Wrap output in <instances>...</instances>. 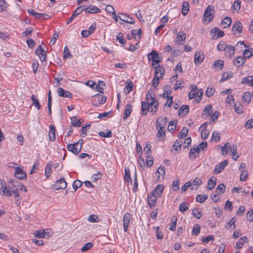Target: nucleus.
Here are the masks:
<instances>
[{"label":"nucleus","mask_w":253,"mask_h":253,"mask_svg":"<svg viewBox=\"0 0 253 253\" xmlns=\"http://www.w3.org/2000/svg\"><path fill=\"white\" fill-rule=\"evenodd\" d=\"M106 97L102 96L99 94H96L94 96V100L93 101V105L98 107L100 105L105 103L106 101Z\"/></svg>","instance_id":"obj_1"},{"label":"nucleus","mask_w":253,"mask_h":253,"mask_svg":"<svg viewBox=\"0 0 253 253\" xmlns=\"http://www.w3.org/2000/svg\"><path fill=\"white\" fill-rule=\"evenodd\" d=\"M79 143H74V144H70L67 145V149L68 151L72 152L75 155H78L81 151V146Z\"/></svg>","instance_id":"obj_2"},{"label":"nucleus","mask_w":253,"mask_h":253,"mask_svg":"<svg viewBox=\"0 0 253 253\" xmlns=\"http://www.w3.org/2000/svg\"><path fill=\"white\" fill-rule=\"evenodd\" d=\"M147 56L149 60H151L153 62H155L157 64L162 61V59L159 57L158 52L155 50H153L152 52L149 53Z\"/></svg>","instance_id":"obj_3"},{"label":"nucleus","mask_w":253,"mask_h":253,"mask_svg":"<svg viewBox=\"0 0 253 253\" xmlns=\"http://www.w3.org/2000/svg\"><path fill=\"white\" fill-rule=\"evenodd\" d=\"M0 193L2 195L6 196H10L12 195V191L8 189L7 188L6 184L3 180H0Z\"/></svg>","instance_id":"obj_4"},{"label":"nucleus","mask_w":253,"mask_h":253,"mask_svg":"<svg viewBox=\"0 0 253 253\" xmlns=\"http://www.w3.org/2000/svg\"><path fill=\"white\" fill-rule=\"evenodd\" d=\"M214 12V7L211 5H209L204 14V18H209V22L213 18V14Z\"/></svg>","instance_id":"obj_5"},{"label":"nucleus","mask_w":253,"mask_h":253,"mask_svg":"<svg viewBox=\"0 0 253 253\" xmlns=\"http://www.w3.org/2000/svg\"><path fill=\"white\" fill-rule=\"evenodd\" d=\"M131 219V215L130 213H126L124 214L123 217V228L125 232L127 231Z\"/></svg>","instance_id":"obj_6"},{"label":"nucleus","mask_w":253,"mask_h":253,"mask_svg":"<svg viewBox=\"0 0 253 253\" xmlns=\"http://www.w3.org/2000/svg\"><path fill=\"white\" fill-rule=\"evenodd\" d=\"M84 9V5H82L77 7V9L74 11L72 15L69 18V19L67 21V24H69V23H70L77 16L79 15L82 12Z\"/></svg>","instance_id":"obj_7"},{"label":"nucleus","mask_w":253,"mask_h":253,"mask_svg":"<svg viewBox=\"0 0 253 253\" xmlns=\"http://www.w3.org/2000/svg\"><path fill=\"white\" fill-rule=\"evenodd\" d=\"M118 18L122 21L129 24H133L135 23L134 20L128 15L123 13H119Z\"/></svg>","instance_id":"obj_8"},{"label":"nucleus","mask_w":253,"mask_h":253,"mask_svg":"<svg viewBox=\"0 0 253 253\" xmlns=\"http://www.w3.org/2000/svg\"><path fill=\"white\" fill-rule=\"evenodd\" d=\"M15 176L19 179H23L26 178V172L20 168L17 167L15 169Z\"/></svg>","instance_id":"obj_9"},{"label":"nucleus","mask_w":253,"mask_h":253,"mask_svg":"<svg viewBox=\"0 0 253 253\" xmlns=\"http://www.w3.org/2000/svg\"><path fill=\"white\" fill-rule=\"evenodd\" d=\"M168 120L167 117H159L156 122V127L165 128Z\"/></svg>","instance_id":"obj_10"},{"label":"nucleus","mask_w":253,"mask_h":253,"mask_svg":"<svg viewBox=\"0 0 253 253\" xmlns=\"http://www.w3.org/2000/svg\"><path fill=\"white\" fill-rule=\"evenodd\" d=\"M227 164L228 160H225L223 161L222 162L216 165L214 169L215 173L216 174H218L221 172L223 170L224 168L227 165Z\"/></svg>","instance_id":"obj_11"},{"label":"nucleus","mask_w":253,"mask_h":253,"mask_svg":"<svg viewBox=\"0 0 253 253\" xmlns=\"http://www.w3.org/2000/svg\"><path fill=\"white\" fill-rule=\"evenodd\" d=\"M56 189H64L67 187V183L64 178H62L60 179L57 180L56 183L54 184Z\"/></svg>","instance_id":"obj_12"},{"label":"nucleus","mask_w":253,"mask_h":253,"mask_svg":"<svg viewBox=\"0 0 253 253\" xmlns=\"http://www.w3.org/2000/svg\"><path fill=\"white\" fill-rule=\"evenodd\" d=\"M157 199L158 197L152 193L148 196V203L150 208H154L156 206Z\"/></svg>","instance_id":"obj_13"},{"label":"nucleus","mask_w":253,"mask_h":253,"mask_svg":"<svg viewBox=\"0 0 253 253\" xmlns=\"http://www.w3.org/2000/svg\"><path fill=\"white\" fill-rule=\"evenodd\" d=\"M204 59V56L200 51H197L194 56V62L196 65L200 64Z\"/></svg>","instance_id":"obj_14"},{"label":"nucleus","mask_w":253,"mask_h":253,"mask_svg":"<svg viewBox=\"0 0 253 253\" xmlns=\"http://www.w3.org/2000/svg\"><path fill=\"white\" fill-rule=\"evenodd\" d=\"M58 94L61 97L71 98L73 96L72 94L69 91L63 89L62 87L58 88Z\"/></svg>","instance_id":"obj_15"},{"label":"nucleus","mask_w":253,"mask_h":253,"mask_svg":"<svg viewBox=\"0 0 253 253\" xmlns=\"http://www.w3.org/2000/svg\"><path fill=\"white\" fill-rule=\"evenodd\" d=\"M186 40V34L183 31H180L177 33L176 42H178L180 44H183Z\"/></svg>","instance_id":"obj_16"},{"label":"nucleus","mask_w":253,"mask_h":253,"mask_svg":"<svg viewBox=\"0 0 253 253\" xmlns=\"http://www.w3.org/2000/svg\"><path fill=\"white\" fill-rule=\"evenodd\" d=\"M235 49L234 46L232 45H228L225 50V53L226 56L231 58L234 55Z\"/></svg>","instance_id":"obj_17"},{"label":"nucleus","mask_w":253,"mask_h":253,"mask_svg":"<svg viewBox=\"0 0 253 253\" xmlns=\"http://www.w3.org/2000/svg\"><path fill=\"white\" fill-rule=\"evenodd\" d=\"M164 187L162 185H157L153 191L151 193L152 194L156 195L158 198L160 197L163 192Z\"/></svg>","instance_id":"obj_18"},{"label":"nucleus","mask_w":253,"mask_h":253,"mask_svg":"<svg viewBox=\"0 0 253 253\" xmlns=\"http://www.w3.org/2000/svg\"><path fill=\"white\" fill-rule=\"evenodd\" d=\"M245 58L243 56H239L237 57L233 61L234 65L237 67H240L245 63Z\"/></svg>","instance_id":"obj_19"},{"label":"nucleus","mask_w":253,"mask_h":253,"mask_svg":"<svg viewBox=\"0 0 253 253\" xmlns=\"http://www.w3.org/2000/svg\"><path fill=\"white\" fill-rule=\"evenodd\" d=\"M86 12L89 13H99L101 10L97 7L94 5H90L89 7L85 8L84 10Z\"/></svg>","instance_id":"obj_20"},{"label":"nucleus","mask_w":253,"mask_h":253,"mask_svg":"<svg viewBox=\"0 0 253 253\" xmlns=\"http://www.w3.org/2000/svg\"><path fill=\"white\" fill-rule=\"evenodd\" d=\"M191 90L188 94V97L189 99H193L196 95V92L198 90V86L195 84L191 85Z\"/></svg>","instance_id":"obj_21"},{"label":"nucleus","mask_w":253,"mask_h":253,"mask_svg":"<svg viewBox=\"0 0 253 253\" xmlns=\"http://www.w3.org/2000/svg\"><path fill=\"white\" fill-rule=\"evenodd\" d=\"M164 74H165V69L163 67L160 66L159 65L156 67L155 71V76H158L159 77L163 78Z\"/></svg>","instance_id":"obj_22"},{"label":"nucleus","mask_w":253,"mask_h":253,"mask_svg":"<svg viewBox=\"0 0 253 253\" xmlns=\"http://www.w3.org/2000/svg\"><path fill=\"white\" fill-rule=\"evenodd\" d=\"M141 105H142V110L140 112V114L142 116H145L147 115V112L149 111V109L150 108L149 105H148V103L142 101L141 102Z\"/></svg>","instance_id":"obj_23"},{"label":"nucleus","mask_w":253,"mask_h":253,"mask_svg":"<svg viewBox=\"0 0 253 253\" xmlns=\"http://www.w3.org/2000/svg\"><path fill=\"white\" fill-rule=\"evenodd\" d=\"M50 130L49 132V138L51 141H54L55 140V127L53 125L49 126Z\"/></svg>","instance_id":"obj_24"},{"label":"nucleus","mask_w":253,"mask_h":253,"mask_svg":"<svg viewBox=\"0 0 253 253\" xmlns=\"http://www.w3.org/2000/svg\"><path fill=\"white\" fill-rule=\"evenodd\" d=\"M242 83L249 86H253V76H249L243 78Z\"/></svg>","instance_id":"obj_25"},{"label":"nucleus","mask_w":253,"mask_h":253,"mask_svg":"<svg viewBox=\"0 0 253 253\" xmlns=\"http://www.w3.org/2000/svg\"><path fill=\"white\" fill-rule=\"evenodd\" d=\"M132 111V106L129 104L126 105L124 111V120H126L130 115Z\"/></svg>","instance_id":"obj_26"},{"label":"nucleus","mask_w":253,"mask_h":253,"mask_svg":"<svg viewBox=\"0 0 253 253\" xmlns=\"http://www.w3.org/2000/svg\"><path fill=\"white\" fill-rule=\"evenodd\" d=\"M248 242V238L247 237L244 236L241 237L236 244V247L237 249H240L242 247L244 244Z\"/></svg>","instance_id":"obj_27"},{"label":"nucleus","mask_w":253,"mask_h":253,"mask_svg":"<svg viewBox=\"0 0 253 253\" xmlns=\"http://www.w3.org/2000/svg\"><path fill=\"white\" fill-rule=\"evenodd\" d=\"M242 24L240 21H236L233 26L232 31H237L238 33L240 34L242 32Z\"/></svg>","instance_id":"obj_28"},{"label":"nucleus","mask_w":253,"mask_h":253,"mask_svg":"<svg viewBox=\"0 0 253 253\" xmlns=\"http://www.w3.org/2000/svg\"><path fill=\"white\" fill-rule=\"evenodd\" d=\"M124 178L126 182H127V183L130 182V183H132V179L130 176L129 169L128 168H126L125 169Z\"/></svg>","instance_id":"obj_29"},{"label":"nucleus","mask_w":253,"mask_h":253,"mask_svg":"<svg viewBox=\"0 0 253 253\" xmlns=\"http://www.w3.org/2000/svg\"><path fill=\"white\" fill-rule=\"evenodd\" d=\"M232 23L231 18L229 17H225L221 22V25L223 26L224 28L228 27Z\"/></svg>","instance_id":"obj_30"},{"label":"nucleus","mask_w":253,"mask_h":253,"mask_svg":"<svg viewBox=\"0 0 253 253\" xmlns=\"http://www.w3.org/2000/svg\"><path fill=\"white\" fill-rule=\"evenodd\" d=\"M189 5L187 1H184L182 6V13L184 16L187 15L189 12Z\"/></svg>","instance_id":"obj_31"},{"label":"nucleus","mask_w":253,"mask_h":253,"mask_svg":"<svg viewBox=\"0 0 253 253\" xmlns=\"http://www.w3.org/2000/svg\"><path fill=\"white\" fill-rule=\"evenodd\" d=\"M230 151L232 154V157L233 160L236 161L238 159L239 156L237 155H235L236 151H237V146L235 145H233L232 147L230 146Z\"/></svg>","instance_id":"obj_32"},{"label":"nucleus","mask_w":253,"mask_h":253,"mask_svg":"<svg viewBox=\"0 0 253 253\" xmlns=\"http://www.w3.org/2000/svg\"><path fill=\"white\" fill-rule=\"evenodd\" d=\"M200 149L199 147L196 148H192L189 152V156L190 157L195 159L196 158V153H199Z\"/></svg>","instance_id":"obj_33"},{"label":"nucleus","mask_w":253,"mask_h":253,"mask_svg":"<svg viewBox=\"0 0 253 253\" xmlns=\"http://www.w3.org/2000/svg\"><path fill=\"white\" fill-rule=\"evenodd\" d=\"M216 185V179L214 177H211L208 182V188L209 190H212Z\"/></svg>","instance_id":"obj_34"},{"label":"nucleus","mask_w":253,"mask_h":253,"mask_svg":"<svg viewBox=\"0 0 253 253\" xmlns=\"http://www.w3.org/2000/svg\"><path fill=\"white\" fill-rule=\"evenodd\" d=\"M156 129L158 130L157 136L159 138H164V137L165 136V132H166L165 128L156 127Z\"/></svg>","instance_id":"obj_35"},{"label":"nucleus","mask_w":253,"mask_h":253,"mask_svg":"<svg viewBox=\"0 0 253 253\" xmlns=\"http://www.w3.org/2000/svg\"><path fill=\"white\" fill-rule=\"evenodd\" d=\"M211 32L214 33L217 38H221L224 36V33L223 31L220 30L218 28L215 27L211 30Z\"/></svg>","instance_id":"obj_36"},{"label":"nucleus","mask_w":253,"mask_h":253,"mask_svg":"<svg viewBox=\"0 0 253 253\" xmlns=\"http://www.w3.org/2000/svg\"><path fill=\"white\" fill-rule=\"evenodd\" d=\"M51 167L52 162H49L47 163V166L45 169V174L47 177H49L51 173Z\"/></svg>","instance_id":"obj_37"},{"label":"nucleus","mask_w":253,"mask_h":253,"mask_svg":"<svg viewBox=\"0 0 253 253\" xmlns=\"http://www.w3.org/2000/svg\"><path fill=\"white\" fill-rule=\"evenodd\" d=\"M230 144L229 142L226 143L223 146L221 147V151L223 155H227L230 148Z\"/></svg>","instance_id":"obj_38"},{"label":"nucleus","mask_w":253,"mask_h":253,"mask_svg":"<svg viewBox=\"0 0 253 253\" xmlns=\"http://www.w3.org/2000/svg\"><path fill=\"white\" fill-rule=\"evenodd\" d=\"M188 132V128L185 127H184L181 129L180 132L178 133L177 137L180 139L183 138V137H185L187 135Z\"/></svg>","instance_id":"obj_39"},{"label":"nucleus","mask_w":253,"mask_h":253,"mask_svg":"<svg viewBox=\"0 0 253 253\" xmlns=\"http://www.w3.org/2000/svg\"><path fill=\"white\" fill-rule=\"evenodd\" d=\"M253 55V49L250 48L248 49H245L243 52V57L246 58H249Z\"/></svg>","instance_id":"obj_40"},{"label":"nucleus","mask_w":253,"mask_h":253,"mask_svg":"<svg viewBox=\"0 0 253 253\" xmlns=\"http://www.w3.org/2000/svg\"><path fill=\"white\" fill-rule=\"evenodd\" d=\"M212 113V106L211 105H207L204 110V114L210 116Z\"/></svg>","instance_id":"obj_41"},{"label":"nucleus","mask_w":253,"mask_h":253,"mask_svg":"<svg viewBox=\"0 0 253 253\" xmlns=\"http://www.w3.org/2000/svg\"><path fill=\"white\" fill-rule=\"evenodd\" d=\"M32 100V104L35 106L38 109H40L41 107V105L39 102V100L36 98L34 95H32L31 96Z\"/></svg>","instance_id":"obj_42"},{"label":"nucleus","mask_w":253,"mask_h":253,"mask_svg":"<svg viewBox=\"0 0 253 253\" xmlns=\"http://www.w3.org/2000/svg\"><path fill=\"white\" fill-rule=\"evenodd\" d=\"M192 214L196 218L199 219L201 217L202 215V211H199L198 209H194L192 210Z\"/></svg>","instance_id":"obj_43"},{"label":"nucleus","mask_w":253,"mask_h":253,"mask_svg":"<svg viewBox=\"0 0 253 253\" xmlns=\"http://www.w3.org/2000/svg\"><path fill=\"white\" fill-rule=\"evenodd\" d=\"M251 94L250 92L246 91L244 93L243 100L244 101L247 102L248 104L250 103L251 100Z\"/></svg>","instance_id":"obj_44"},{"label":"nucleus","mask_w":253,"mask_h":253,"mask_svg":"<svg viewBox=\"0 0 253 253\" xmlns=\"http://www.w3.org/2000/svg\"><path fill=\"white\" fill-rule=\"evenodd\" d=\"M189 106L188 105H183L180 108L178 114L179 115H181L184 114V113L185 112V114H186L189 112Z\"/></svg>","instance_id":"obj_45"},{"label":"nucleus","mask_w":253,"mask_h":253,"mask_svg":"<svg viewBox=\"0 0 253 253\" xmlns=\"http://www.w3.org/2000/svg\"><path fill=\"white\" fill-rule=\"evenodd\" d=\"M227 46L225 42L221 41L218 43L217 48L220 51H225Z\"/></svg>","instance_id":"obj_46"},{"label":"nucleus","mask_w":253,"mask_h":253,"mask_svg":"<svg viewBox=\"0 0 253 253\" xmlns=\"http://www.w3.org/2000/svg\"><path fill=\"white\" fill-rule=\"evenodd\" d=\"M190 187H191V189L192 190L196 189V188H195V187L192 186V185L191 183V182H186L184 184V185L181 187V191L183 192H184Z\"/></svg>","instance_id":"obj_47"},{"label":"nucleus","mask_w":253,"mask_h":253,"mask_svg":"<svg viewBox=\"0 0 253 253\" xmlns=\"http://www.w3.org/2000/svg\"><path fill=\"white\" fill-rule=\"evenodd\" d=\"M208 198V196L206 194L204 195H198L196 197V201L200 203H203Z\"/></svg>","instance_id":"obj_48"},{"label":"nucleus","mask_w":253,"mask_h":253,"mask_svg":"<svg viewBox=\"0 0 253 253\" xmlns=\"http://www.w3.org/2000/svg\"><path fill=\"white\" fill-rule=\"evenodd\" d=\"M203 94V90L202 89H199L197 90L196 96L195 100L197 102H199L202 99Z\"/></svg>","instance_id":"obj_49"},{"label":"nucleus","mask_w":253,"mask_h":253,"mask_svg":"<svg viewBox=\"0 0 253 253\" xmlns=\"http://www.w3.org/2000/svg\"><path fill=\"white\" fill-rule=\"evenodd\" d=\"M233 77V74L231 72H225L222 75L221 80L222 81H226Z\"/></svg>","instance_id":"obj_50"},{"label":"nucleus","mask_w":253,"mask_h":253,"mask_svg":"<svg viewBox=\"0 0 253 253\" xmlns=\"http://www.w3.org/2000/svg\"><path fill=\"white\" fill-rule=\"evenodd\" d=\"M215 90L214 88L211 87H208L205 92L206 95L208 97H210L213 95V94L215 92Z\"/></svg>","instance_id":"obj_51"},{"label":"nucleus","mask_w":253,"mask_h":253,"mask_svg":"<svg viewBox=\"0 0 253 253\" xmlns=\"http://www.w3.org/2000/svg\"><path fill=\"white\" fill-rule=\"evenodd\" d=\"M189 204L186 203H182L179 206V210L182 213H184L185 211L188 210Z\"/></svg>","instance_id":"obj_52"},{"label":"nucleus","mask_w":253,"mask_h":253,"mask_svg":"<svg viewBox=\"0 0 253 253\" xmlns=\"http://www.w3.org/2000/svg\"><path fill=\"white\" fill-rule=\"evenodd\" d=\"M176 221H177V217L175 216H173L172 219V221L171 222L170 227L169 228V229L171 231H174L176 229Z\"/></svg>","instance_id":"obj_53"},{"label":"nucleus","mask_w":253,"mask_h":253,"mask_svg":"<svg viewBox=\"0 0 253 253\" xmlns=\"http://www.w3.org/2000/svg\"><path fill=\"white\" fill-rule=\"evenodd\" d=\"M241 7V1L240 0L235 1L232 5L233 10L238 11Z\"/></svg>","instance_id":"obj_54"},{"label":"nucleus","mask_w":253,"mask_h":253,"mask_svg":"<svg viewBox=\"0 0 253 253\" xmlns=\"http://www.w3.org/2000/svg\"><path fill=\"white\" fill-rule=\"evenodd\" d=\"M201 226L199 224H196L193 228L192 234L195 236H198L200 232Z\"/></svg>","instance_id":"obj_55"},{"label":"nucleus","mask_w":253,"mask_h":253,"mask_svg":"<svg viewBox=\"0 0 253 253\" xmlns=\"http://www.w3.org/2000/svg\"><path fill=\"white\" fill-rule=\"evenodd\" d=\"M99 135L103 137H111L112 135V132L110 130H108L107 132L100 131Z\"/></svg>","instance_id":"obj_56"},{"label":"nucleus","mask_w":253,"mask_h":253,"mask_svg":"<svg viewBox=\"0 0 253 253\" xmlns=\"http://www.w3.org/2000/svg\"><path fill=\"white\" fill-rule=\"evenodd\" d=\"M236 220V217H232L230 219L229 222H228L227 223V225L229 226V228H232L233 229H235V228H236V225H235Z\"/></svg>","instance_id":"obj_57"},{"label":"nucleus","mask_w":253,"mask_h":253,"mask_svg":"<svg viewBox=\"0 0 253 253\" xmlns=\"http://www.w3.org/2000/svg\"><path fill=\"white\" fill-rule=\"evenodd\" d=\"M45 234L46 233L43 230L36 231L34 233L35 236L38 238H43Z\"/></svg>","instance_id":"obj_58"},{"label":"nucleus","mask_w":253,"mask_h":253,"mask_svg":"<svg viewBox=\"0 0 253 253\" xmlns=\"http://www.w3.org/2000/svg\"><path fill=\"white\" fill-rule=\"evenodd\" d=\"M179 188V179H177L174 180L172 184V189L173 191H177Z\"/></svg>","instance_id":"obj_59"},{"label":"nucleus","mask_w":253,"mask_h":253,"mask_svg":"<svg viewBox=\"0 0 253 253\" xmlns=\"http://www.w3.org/2000/svg\"><path fill=\"white\" fill-rule=\"evenodd\" d=\"M88 220L92 223L97 222L99 221V218L96 215L92 214L89 215Z\"/></svg>","instance_id":"obj_60"},{"label":"nucleus","mask_w":253,"mask_h":253,"mask_svg":"<svg viewBox=\"0 0 253 253\" xmlns=\"http://www.w3.org/2000/svg\"><path fill=\"white\" fill-rule=\"evenodd\" d=\"M82 185V182L79 180H76L74 181V182L73 183V188L74 189L75 191H76V190L80 187Z\"/></svg>","instance_id":"obj_61"},{"label":"nucleus","mask_w":253,"mask_h":253,"mask_svg":"<svg viewBox=\"0 0 253 253\" xmlns=\"http://www.w3.org/2000/svg\"><path fill=\"white\" fill-rule=\"evenodd\" d=\"M176 126V122L175 121H170L169 124L168 129L169 131L173 130L175 129Z\"/></svg>","instance_id":"obj_62"},{"label":"nucleus","mask_w":253,"mask_h":253,"mask_svg":"<svg viewBox=\"0 0 253 253\" xmlns=\"http://www.w3.org/2000/svg\"><path fill=\"white\" fill-rule=\"evenodd\" d=\"M191 183L192 184L193 187L196 186V187L195 188H197L198 186L201 184L202 181L199 178L196 177L193 180L192 182H191Z\"/></svg>","instance_id":"obj_63"},{"label":"nucleus","mask_w":253,"mask_h":253,"mask_svg":"<svg viewBox=\"0 0 253 253\" xmlns=\"http://www.w3.org/2000/svg\"><path fill=\"white\" fill-rule=\"evenodd\" d=\"M214 65L221 70L223 67L224 62L222 60H217L214 62Z\"/></svg>","instance_id":"obj_64"}]
</instances>
